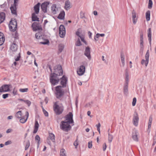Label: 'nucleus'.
Listing matches in <instances>:
<instances>
[{
	"instance_id": "obj_1",
	"label": "nucleus",
	"mask_w": 156,
	"mask_h": 156,
	"mask_svg": "<svg viewBox=\"0 0 156 156\" xmlns=\"http://www.w3.org/2000/svg\"><path fill=\"white\" fill-rule=\"evenodd\" d=\"M54 71L50 74V81L52 86L57 84L59 81L58 76L62 75L63 71L62 66L60 65L55 66L54 67Z\"/></svg>"
},
{
	"instance_id": "obj_2",
	"label": "nucleus",
	"mask_w": 156,
	"mask_h": 156,
	"mask_svg": "<svg viewBox=\"0 0 156 156\" xmlns=\"http://www.w3.org/2000/svg\"><path fill=\"white\" fill-rule=\"evenodd\" d=\"M53 108L55 113L58 115L61 114L63 112L64 109V107L62 104L58 105L56 102H55L54 104Z\"/></svg>"
},
{
	"instance_id": "obj_3",
	"label": "nucleus",
	"mask_w": 156,
	"mask_h": 156,
	"mask_svg": "<svg viewBox=\"0 0 156 156\" xmlns=\"http://www.w3.org/2000/svg\"><path fill=\"white\" fill-rule=\"evenodd\" d=\"M70 124L71 123L66 121H62L60 124V128L63 131L67 132L71 129L72 127L70 125Z\"/></svg>"
},
{
	"instance_id": "obj_4",
	"label": "nucleus",
	"mask_w": 156,
	"mask_h": 156,
	"mask_svg": "<svg viewBox=\"0 0 156 156\" xmlns=\"http://www.w3.org/2000/svg\"><path fill=\"white\" fill-rule=\"evenodd\" d=\"M63 87H61V86H58L55 87V94L56 97L58 99H59L62 97L64 94L65 91L63 89Z\"/></svg>"
},
{
	"instance_id": "obj_5",
	"label": "nucleus",
	"mask_w": 156,
	"mask_h": 156,
	"mask_svg": "<svg viewBox=\"0 0 156 156\" xmlns=\"http://www.w3.org/2000/svg\"><path fill=\"white\" fill-rule=\"evenodd\" d=\"M10 25L9 26L10 30L12 31H15L17 27V23L16 20L10 21Z\"/></svg>"
},
{
	"instance_id": "obj_6",
	"label": "nucleus",
	"mask_w": 156,
	"mask_h": 156,
	"mask_svg": "<svg viewBox=\"0 0 156 156\" xmlns=\"http://www.w3.org/2000/svg\"><path fill=\"white\" fill-rule=\"evenodd\" d=\"M66 122L71 123H74V121L73 119V114L71 112H69L64 117Z\"/></svg>"
},
{
	"instance_id": "obj_7",
	"label": "nucleus",
	"mask_w": 156,
	"mask_h": 156,
	"mask_svg": "<svg viewBox=\"0 0 156 156\" xmlns=\"http://www.w3.org/2000/svg\"><path fill=\"white\" fill-rule=\"evenodd\" d=\"M32 27L34 31L38 30L41 31L42 30L41 26L38 23L34 22L32 25Z\"/></svg>"
},
{
	"instance_id": "obj_8",
	"label": "nucleus",
	"mask_w": 156,
	"mask_h": 156,
	"mask_svg": "<svg viewBox=\"0 0 156 156\" xmlns=\"http://www.w3.org/2000/svg\"><path fill=\"white\" fill-rule=\"evenodd\" d=\"M149 57V50H148L147 51L145 55V60L143 59L141 61V63L142 65L144 64L146 66H147L148 63Z\"/></svg>"
},
{
	"instance_id": "obj_9",
	"label": "nucleus",
	"mask_w": 156,
	"mask_h": 156,
	"mask_svg": "<svg viewBox=\"0 0 156 156\" xmlns=\"http://www.w3.org/2000/svg\"><path fill=\"white\" fill-rule=\"evenodd\" d=\"M139 120L138 115L137 112H135L133 114V125L136 126H137L138 125Z\"/></svg>"
},
{
	"instance_id": "obj_10",
	"label": "nucleus",
	"mask_w": 156,
	"mask_h": 156,
	"mask_svg": "<svg viewBox=\"0 0 156 156\" xmlns=\"http://www.w3.org/2000/svg\"><path fill=\"white\" fill-rule=\"evenodd\" d=\"M66 34L65 28L64 26L61 25L59 27V34L60 37L63 38Z\"/></svg>"
},
{
	"instance_id": "obj_11",
	"label": "nucleus",
	"mask_w": 156,
	"mask_h": 156,
	"mask_svg": "<svg viewBox=\"0 0 156 156\" xmlns=\"http://www.w3.org/2000/svg\"><path fill=\"white\" fill-rule=\"evenodd\" d=\"M61 80L60 84L62 85L61 87H66V86L67 82V78L65 75L62 76V77L60 79Z\"/></svg>"
},
{
	"instance_id": "obj_12",
	"label": "nucleus",
	"mask_w": 156,
	"mask_h": 156,
	"mask_svg": "<svg viewBox=\"0 0 156 156\" xmlns=\"http://www.w3.org/2000/svg\"><path fill=\"white\" fill-rule=\"evenodd\" d=\"M10 85L5 84L2 86L0 88V92H6L10 90Z\"/></svg>"
},
{
	"instance_id": "obj_13",
	"label": "nucleus",
	"mask_w": 156,
	"mask_h": 156,
	"mask_svg": "<svg viewBox=\"0 0 156 156\" xmlns=\"http://www.w3.org/2000/svg\"><path fill=\"white\" fill-rule=\"evenodd\" d=\"M60 9V7H57V5L56 4H53L51 7V12L53 14H56L58 12L59 9Z\"/></svg>"
},
{
	"instance_id": "obj_14",
	"label": "nucleus",
	"mask_w": 156,
	"mask_h": 156,
	"mask_svg": "<svg viewBox=\"0 0 156 156\" xmlns=\"http://www.w3.org/2000/svg\"><path fill=\"white\" fill-rule=\"evenodd\" d=\"M49 2H44L42 4L41 8L42 10L44 13L47 12V7L49 5Z\"/></svg>"
},
{
	"instance_id": "obj_15",
	"label": "nucleus",
	"mask_w": 156,
	"mask_h": 156,
	"mask_svg": "<svg viewBox=\"0 0 156 156\" xmlns=\"http://www.w3.org/2000/svg\"><path fill=\"white\" fill-rule=\"evenodd\" d=\"M85 70V66L83 65L80 66L79 68L77 71V74L81 76L83 74Z\"/></svg>"
},
{
	"instance_id": "obj_16",
	"label": "nucleus",
	"mask_w": 156,
	"mask_h": 156,
	"mask_svg": "<svg viewBox=\"0 0 156 156\" xmlns=\"http://www.w3.org/2000/svg\"><path fill=\"white\" fill-rule=\"evenodd\" d=\"M84 55L87 57L88 59H90L91 57L90 54V48L89 47L87 46L86 48Z\"/></svg>"
},
{
	"instance_id": "obj_17",
	"label": "nucleus",
	"mask_w": 156,
	"mask_h": 156,
	"mask_svg": "<svg viewBox=\"0 0 156 156\" xmlns=\"http://www.w3.org/2000/svg\"><path fill=\"white\" fill-rule=\"evenodd\" d=\"M138 133L137 131L136 130H133L132 132V137L134 140L136 142L138 141Z\"/></svg>"
},
{
	"instance_id": "obj_18",
	"label": "nucleus",
	"mask_w": 156,
	"mask_h": 156,
	"mask_svg": "<svg viewBox=\"0 0 156 156\" xmlns=\"http://www.w3.org/2000/svg\"><path fill=\"white\" fill-rule=\"evenodd\" d=\"M18 49V46L17 44L13 42L10 45V49L12 52L13 53L16 51Z\"/></svg>"
},
{
	"instance_id": "obj_19",
	"label": "nucleus",
	"mask_w": 156,
	"mask_h": 156,
	"mask_svg": "<svg viewBox=\"0 0 156 156\" xmlns=\"http://www.w3.org/2000/svg\"><path fill=\"white\" fill-rule=\"evenodd\" d=\"M29 115V112H28L27 111L25 112V116L27 117L26 119H25L24 117H21L20 119V122L22 123H25L27 120Z\"/></svg>"
},
{
	"instance_id": "obj_20",
	"label": "nucleus",
	"mask_w": 156,
	"mask_h": 156,
	"mask_svg": "<svg viewBox=\"0 0 156 156\" xmlns=\"http://www.w3.org/2000/svg\"><path fill=\"white\" fill-rule=\"evenodd\" d=\"M148 32V35L147 37L148 38V41H149V43L150 45L151 44V28H149L147 31Z\"/></svg>"
},
{
	"instance_id": "obj_21",
	"label": "nucleus",
	"mask_w": 156,
	"mask_h": 156,
	"mask_svg": "<svg viewBox=\"0 0 156 156\" xmlns=\"http://www.w3.org/2000/svg\"><path fill=\"white\" fill-rule=\"evenodd\" d=\"M140 49L143 50V44H144V41H143V35L142 33H141L140 34Z\"/></svg>"
},
{
	"instance_id": "obj_22",
	"label": "nucleus",
	"mask_w": 156,
	"mask_h": 156,
	"mask_svg": "<svg viewBox=\"0 0 156 156\" xmlns=\"http://www.w3.org/2000/svg\"><path fill=\"white\" fill-rule=\"evenodd\" d=\"M5 14L4 12H0V24L2 23L5 20Z\"/></svg>"
},
{
	"instance_id": "obj_23",
	"label": "nucleus",
	"mask_w": 156,
	"mask_h": 156,
	"mask_svg": "<svg viewBox=\"0 0 156 156\" xmlns=\"http://www.w3.org/2000/svg\"><path fill=\"white\" fill-rule=\"evenodd\" d=\"M132 14L133 23L135 24L137 22V18L136 17V12L134 10L132 11Z\"/></svg>"
},
{
	"instance_id": "obj_24",
	"label": "nucleus",
	"mask_w": 156,
	"mask_h": 156,
	"mask_svg": "<svg viewBox=\"0 0 156 156\" xmlns=\"http://www.w3.org/2000/svg\"><path fill=\"white\" fill-rule=\"evenodd\" d=\"M39 126V124L38 121L37 120H35L34 126V129L33 131L34 133H36L37 132Z\"/></svg>"
},
{
	"instance_id": "obj_25",
	"label": "nucleus",
	"mask_w": 156,
	"mask_h": 156,
	"mask_svg": "<svg viewBox=\"0 0 156 156\" xmlns=\"http://www.w3.org/2000/svg\"><path fill=\"white\" fill-rule=\"evenodd\" d=\"M65 12L64 11H61L59 14L57 18L60 20H63L64 19Z\"/></svg>"
},
{
	"instance_id": "obj_26",
	"label": "nucleus",
	"mask_w": 156,
	"mask_h": 156,
	"mask_svg": "<svg viewBox=\"0 0 156 156\" xmlns=\"http://www.w3.org/2000/svg\"><path fill=\"white\" fill-rule=\"evenodd\" d=\"M40 5V3H38L34 7V9L36 14H38L39 12V7Z\"/></svg>"
},
{
	"instance_id": "obj_27",
	"label": "nucleus",
	"mask_w": 156,
	"mask_h": 156,
	"mask_svg": "<svg viewBox=\"0 0 156 156\" xmlns=\"http://www.w3.org/2000/svg\"><path fill=\"white\" fill-rule=\"evenodd\" d=\"M5 41V37L3 34L0 32V46L2 45Z\"/></svg>"
},
{
	"instance_id": "obj_28",
	"label": "nucleus",
	"mask_w": 156,
	"mask_h": 156,
	"mask_svg": "<svg viewBox=\"0 0 156 156\" xmlns=\"http://www.w3.org/2000/svg\"><path fill=\"white\" fill-rule=\"evenodd\" d=\"M70 8V2L69 0L66 1L65 2V9L66 10H68Z\"/></svg>"
},
{
	"instance_id": "obj_29",
	"label": "nucleus",
	"mask_w": 156,
	"mask_h": 156,
	"mask_svg": "<svg viewBox=\"0 0 156 156\" xmlns=\"http://www.w3.org/2000/svg\"><path fill=\"white\" fill-rule=\"evenodd\" d=\"M128 84H124L123 87V92L124 94L127 96L128 94Z\"/></svg>"
},
{
	"instance_id": "obj_30",
	"label": "nucleus",
	"mask_w": 156,
	"mask_h": 156,
	"mask_svg": "<svg viewBox=\"0 0 156 156\" xmlns=\"http://www.w3.org/2000/svg\"><path fill=\"white\" fill-rule=\"evenodd\" d=\"M125 75H126L125 83V84H128L129 73H128V70L127 69H126V70Z\"/></svg>"
},
{
	"instance_id": "obj_31",
	"label": "nucleus",
	"mask_w": 156,
	"mask_h": 156,
	"mask_svg": "<svg viewBox=\"0 0 156 156\" xmlns=\"http://www.w3.org/2000/svg\"><path fill=\"white\" fill-rule=\"evenodd\" d=\"M12 13L14 15H16V8L15 6L12 5L10 8Z\"/></svg>"
},
{
	"instance_id": "obj_32",
	"label": "nucleus",
	"mask_w": 156,
	"mask_h": 156,
	"mask_svg": "<svg viewBox=\"0 0 156 156\" xmlns=\"http://www.w3.org/2000/svg\"><path fill=\"white\" fill-rule=\"evenodd\" d=\"M22 116V111H20L16 112L15 115V116L16 118L20 119L21 118Z\"/></svg>"
},
{
	"instance_id": "obj_33",
	"label": "nucleus",
	"mask_w": 156,
	"mask_h": 156,
	"mask_svg": "<svg viewBox=\"0 0 156 156\" xmlns=\"http://www.w3.org/2000/svg\"><path fill=\"white\" fill-rule=\"evenodd\" d=\"M32 20L33 21H39V18L37 17L35 13H34L32 14Z\"/></svg>"
},
{
	"instance_id": "obj_34",
	"label": "nucleus",
	"mask_w": 156,
	"mask_h": 156,
	"mask_svg": "<svg viewBox=\"0 0 156 156\" xmlns=\"http://www.w3.org/2000/svg\"><path fill=\"white\" fill-rule=\"evenodd\" d=\"M152 119L153 118L152 115H150L149 118V122L148 123V129H150L151 128L152 122Z\"/></svg>"
},
{
	"instance_id": "obj_35",
	"label": "nucleus",
	"mask_w": 156,
	"mask_h": 156,
	"mask_svg": "<svg viewBox=\"0 0 156 156\" xmlns=\"http://www.w3.org/2000/svg\"><path fill=\"white\" fill-rule=\"evenodd\" d=\"M121 58L122 66H124L125 65V57L124 54L122 53H121Z\"/></svg>"
},
{
	"instance_id": "obj_36",
	"label": "nucleus",
	"mask_w": 156,
	"mask_h": 156,
	"mask_svg": "<svg viewBox=\"0 0 156 156\" xmlns=\"http://www.w3.org/2000/svg\"><path fill=\"white\" fill-rule=\"evenodd\" d=\"M150 12H151L150 10H148L146 13V20L147 21H148L150 20Z\"/></svg>"
},
{
	"instance_id": "obj_37",
	"label": "nucleus",
	"mask_w": 156,
	"mask_h": 156,
	"mask_svg": "<svg viewBox=\"0 0 156 156\" xmlns=\"http://www.w3.org/2000/svg\"><path fill=\"white\" fill-rule=\"evenodd\" d=\"M35 37L37 39H39L43 38L41 34L40 33V32H38L35 34Z\"/></svg>"
},
{
	"instance_id": "obj_38",
	"label": "nucleus",
	"mask_w": 156,
	"mask_h": 156,
	"mask_svg": "<svg viewBox=\"0 0 156 156\" xmlns=\"http://www.w3.org/2000/svg\"><path fill=\"white\" fill-rule=\"evenodd\" d=\"M108 141L110 143H111L113 139V137L111 133L108 134Z\"/></svg>"
},
{
	"instance_id": "obj_39",
	"label": "nucleus",
	"mask_w": 156,
	"mask_h": 156,
	"mask_svg": "<svg viewBox=\"0 0 156 156\" xmlns=\"http://www.w3.org/2000/svg\"><path fill=\"white\" fill-rule=\"evenodd\" d=\"M55 137L54 135L52 133H51L49 134V137L53 142H55Z\"/></svg>"
},
{
	"instance_id": "obj_40",
	"label": "nucleus",
	"mask_w": 156,
	"mask_h": 156,
	"mask_svg": "<svg viewBox=\"0 0 156 156\" xmlns=\"http://www.w3.org/2000/svg\"><path fill=\"white\" fill-rule=\"evenodd\" d=\"M64 48V46L63 44H60L58 45V50L60 52H61Z\"/></svg>"
},
{
	"instance_id": "obj_41",
	"label": "nucleus",
	"mask_w": 156,
	"mask_h": 156,
	"mask_svg": "<svg viewBox=\"0 0 156 156\" xmlns=\"http://www.w3.org/2000/svg\"><path fill=\"white\" fill-rule=\"evenodd\" d=\"M40 43L43 44H49V41L48 39H45L44 41H41Z\"/></svg>"
},
{
	"instance_id": "obj_42",
	"label": "nucleus",
	"mask_w": 156,
	"mask_h": 156,
	"mask_svg": "<svg viewBox=\"0 0 156 156\" xmlns=\"http://www.w3.org/2000/svg\"><path fill=\"white\" fill-rule=\"evenodd\" d=\"M60 156H66L65 150L64 149L61 150L60 153Z\"/></svg>"
},
{
	"instance_id": "obj_43",
	"label": "nucleus",
	"mask_w": 156,
	"mask_h": 156,
	"mask_svg": "<svg viewBox=\"0 0 156 156\" xmlns=\"http://www.w3.org/2000/svg\"><path fill=\"white\" fill-rule=\"evenodd\" d=\"M35 139L36 140H37V147H39V144H40V137L38 135H37L35 137Z\"/></svg>"
},
{
	"instance_id": "obj_44",
	"label": "nucleus",
	"mask_w": 156,
	"mask_h": 156,
	"mask_svg": "<svg viewBox=\"0 0 156 156\" xmlns=\"http://www.w3.org/2000/svg\"><path fill=\"white\" fill-rule=\"evenodd\" d=\"M28 88H20L19 89V91L22 93L26 92L28 91Z\"/></svg>"
},
{
	"instance_id": "obj_45",
	"label": "nucleus",
	"mask_w": 156,
	"mask_h": 156,
	"mask_svg": "<svg viewBox=\"0 0 156 156\" xmlns=\"http://www.w3.org/2000/svg\"><path fill=\"white\" fill-rule=\"evenodd\" d=\"M153 2L152 0H149L148 5V8L151 9L152 6Z\"/></svg>"
},
{
	"instance_id": "obj_46",
	"label": "nucleus",
	"mask_w": 156,
	"mask_h": 156,
	"mask_svg": "<svg viewBox=\"0 0 156 156\" xmlns=\"http://www.w3.org/2000/svg\"><path fill=\"white\" fill-rule=\"evenodd\" d=\"M30 146V142L29 140H28L26 143V145L25 146V150H27L29 148Z\"/></svg>"
},
{
	"instance_id": "obj_47",
	"label": "nucleus",
	"mask_w": 156,
	"mask_h": 156,
	"mask_svg": "<svg viewBox=\"0 0 156 156\" xmlns=\"http://www.w3.org/2000/svg\"><path fill=\"white\" fill-rule=\"evenodd\" d=\"M81 45L82 44L80 39L78 38L77 40V41L76 43V46H81Z\"/></svg>"
},
{
	"instance_id": "obj_48",
	"label": "nucleus",
	"mask_w": 156,
	"mask_h": 156,
	"mask_svg": "<svg viewBox=\"0 0 156 156\" xmlns=\"http://www.w3.org/2000/svg\"><path fill=\"white\" fill-rule=\"evenodd\" d=\"M43 112L45 116L47 117L48 116V113L47 111L44 110L43 106L42 107Z\"/></svg>"
},
{
	"instance_id": "obj_49",
	"label": "nucleus",
	"mask_w": 156,
	"mask_h": 156,
	"mask_svg": "<svg viewBox=\"0 0 156 156\" xmlns=\"http://www.w3.org/2000/svg\"><path fill=\"white\" fill-rule=\"evenodd\" d=\"M136 98H134L133 99V101L132 103V105L133 106H134L136 105Z\"/></svg>"
},
{
	"instance_id": "obj_50",
	"label": "nucleus",
	"mask_w": 156,
	"mask_h": 156,
	"mask_svg": "<svg viewBox=\"0 0 156 156\" xmlns=\"http://www.w3.org/2000/svg\"><path fill=\"white\" fill-rule=\"evenodd\" d=\"M24 102L26 103L29 107L30 106L31 104V102L28 100H27L26 101H24Z\"/></svg>"
},
{
	"instance_id": "obj_51",
	"label": "nucleus",
	"mask_w": 156,
	"mask_h": 156,
	"mask_svg": "<svg viewBox=\"0 0 156 156\" xmlns=\"http://www.w3.org/2000/svg\"><path fill=\"white\" fill-rule=\"evenodd\" d=\"M13 36L16 39H17L18 38V35L17 32L15 33L14 34H13Z\"/></svg>"
},
{
	"instance_id": "obj_52",
	"label": "nucleus",
	"mask_w": 156,
	"mask_h": 156,
	"mask_svg": "<svg viewBox=\"0 0 156 156\" xmlns=\"http://www.w3.org/2000/svg\"><path fill=\"white\" fill-rule=\"evenodd\" d=\"M92 145L91 141H90L88 143V147L89 148H90L92 147Z\"/></svg>"
},
{
	"instance_id": "obj_53",
	"label": "nucleus",
	"mask_w": 156,
	"mask_h": 156,
	"mask_svg": "<svg viewBox=\"0 0 156 156\" xmlns=\"http://www.w3.org/2000/svg\"><path fill=\"white\" fill-rule=\"evenodd\" d=\"M78 142L77 141V139H76V141L74 143V145L75 146V148H77V146L78 145Z\"/></svg>"
},
{
	"instance_id": "obj_54",
	"label": "nucleus",
	"mask_w": 156,
	"mask_h": 156,
	"mask_svg": "<svg viewBox=\"0 0 156 156\" xmlns=\"http://www.w3.org/2000/svg\"><path fill=\"white\" fill-rule=\"evenodd\" d=\"M9 94H4L2 95V98L4 99H5L6 98L8 97Z\"/></svg>"
},
{
	"instance_id": "obj_55",
	"label": "nucleus",
	"mask_w": 156,
	"mask_h": 156,
	"mask_svg": "<svg viewBox=\"0 0 156 156\" xmlns=\"http://www.w3.org/2000/svg\"><path fill=\"white\" fill-rule=\"evenodd\" d=\"M107 147L106 144L105 143H104L103 145V150L104 151H105Z\"/></svg>"
},
{
	"instance_id": "obj_56",
	"label": "nucleus",
	"mask_w": 156,
	"mask_h": 156,
	"mask_svg": "<svg viewBox=\"0 0 156 156\" xmlns=\"http://www.w3.org/2000/svg\"><path fill=\"white\" fill-rule=\"evenodd\" d=\"M80 38L81 41L83 42L85 44H86V45L87 44V42L85 40L84 38L83 37H81Z\"/></svg>"
},
{
	"instance_id": "obj_57",
	"label": "nucleus",
	"mask_w": 156,
	"mask_h": 156,
	"mask_svg": "<svg viewBox=\"0 0 156 156\" xmlns=\"http://www.w3.org/2000/svg\"><path fill=\"white\" fill-rule=\"evenodd\" d=\"M12 142L11 140H8V141L6 142L5 143V145H7L9 144H11Z\"/></svg>"
},
{
	"instance_id": "obj_58",
	"label": "nucleus",
	"mask_w": 156,
	"mask_h": 156,
	"mask_svg": "<svg viewBox=\"0 0 156 156\" xmlns=\"http://www.w3.org/2000/svg\"><path fill=\"white\" fill-rule=\"evenodd\" d=\"M100 37L99 34H97L95 36L94 39L95 41H98V39H97L96 38H98Z\"/></svg>"
},
{
	"instance_id": "obj_59",
	"label": "nucleus",
	"mask_w": 156,
	"mask_h": 156,
	"mask_svg": "<svg viewBox=\"0 0 156 156\" xmlns=\"http://www.w3.org/2000/svg\"><path fill=\"white\" fill-rule=\"evenodd\" d=\"M19 56L17 57L15 59V60L16 61H17L20 60V53L19 54Z\"/></svg>"
},
{
	"instance_id": "obj_60",
	"label": "nucleus",
	"mask_w": 156,
	"mask_h": 156,
	"mask_svg": "<svg viewBox=\"0 0 156 156\" xmlns=\"http://www.w3.org/2000/svg\"><path fill=\"white\" fill-rule=\"evenodd\" d=\"M156 143V136H154V142L153 144V145H154Z\"/></svg>"
},
{
	"instance_id": "obj_61",
	"label": "nucleus",
	"mask_w": 156,
	"mask_h": 156,
	"mask_svg": "<svg viewBox=\"0 0 156 156\" xmlns=\"http://www.w3.org/2000/svg\"><path fill=\"white\" fill-rule=\"evenodd\" d=\"M80 17L81 19H83L84 17V14L82 12L80 13Z\"/></svg>"
},
{
	"instance_id": "obj_62",
	"label": "nucleus",
	"mask_w": 156,
	"mask_h": 156,
	"mask_svg": "<svg viewBox=\"0 0 156 156\" xmlns=\"http://www.w3.org/2000/svg\"><path fill=\"white\" fill-rule=\"evenodd\" d=\"M80 32L79 31H76V35L77 36H78L80 38L81 37V36L80 35Z\"/></svg>"
},
{
	"instance_id": "obj_63",
	"label": "nucleus",
	"mask_w": 156,
	"mask_h": 156,
	"mask_svg": "<svg viewBox=\"0 0 156 156\" xmlns=\"http://www.w3.org/2000/svg\"><path fill=\"white\" fill-rule=\"evenodd\" d=\"M18 1V0L16 1V0H14V4L12 6H15L16 7V5H17V2Z\"/></svg>"
},
{
	"instance_id": "obj_64",
	"label": "nucleus",
	"mask_w": 156,
	"mask_h": 156,
	"mask_svg": "<svg viewBox=\"0 0 156 156\" xmlns=\"http://www.w3.org/2000/svg\"><path fill=\"white\" fill-rule=\"evenodd\" d=\"M12 129H9L6 130V133H10L12 132Z\"/></svg>"
}]
</instances>
